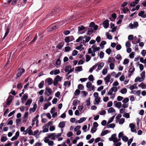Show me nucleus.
<instances>
[{"label": "nucleus", "mask_w": 146, "mask_h": 146, "mask_svg": "<svg viewBox=\"0 0 146 146\" xmlns=\"http://www.w3.org/2000/svg\"><path fill=\"white\" fill-rule=\"evenodd\" d=\"M129 99L128 98H125L122 101L123 103H127L129 102Z\"/></svg>", "instance_id": "774afa93"}, {"label": "nucleus", "mask_w": 146, "mask_h": 146, "mask_svg": "<svg viewBox=\"0 0 146 146\" xmlns=\"http://www.w3.org/2000/svg\"><path fill=\"white\" fill-rule=\"evenodd\" d=\"M53 82L52 79L50 78H47L45 80V83H47L49 85H50Z\"/></svg>", "instance_id": "a211bd4d"}, {"label": "nucleus", "mask_w": 146, "mask_h": 146, "mask_svg": "<svg viewBox=\"0 0 146 146\" xmlns=\"http://www.w3.org/2000/svg\"><path fill=\"white\" fill-rule=\"evenodd\" d=\"M116 134H114L112 135L111 136L113 140V141L114 143H116L118 141H119L120 140V139H119V140H118L117 138L116 137Z\"/></svg>", "instance_id": "f3484780"}, {"label": "nucleus", "mask_w": 146, "mask_h": 146, "mask_svg": "<svg viewBox=\"0 0 146 146\" xmlns=\"http://www.w3.org/2000/svg\"><path fill=\"white\" fill-rule=\"evenodd\" d=\"M138 16L142 18H145L146 17V13H145L144 11H142L139 13Z\"/></svg>", "instance_id": "dca6fc26"}, {"label": "nucleus", "mask_w": 146, "mask_h": 146, "mask_svg": "<svg viewBox=\"0 0 146 146\" xmlns=\"http://www.w3.org/2000/svg\"><path fill=\"white\" fill-rule=\"evenodd\" d=\"M79 101L77 100H74L73 102L72 105L73 106H76Z\"/></svg>", "instance_id": "6e6d98bb"}, {"label": "nucleus", "mask_w": 146, "mask_h": 146, "mask_svg": "<svg viewBox=\"0 0 146 146\" xmlns=\"http://www.w3.org/2000/svg\"><path fill=\"white\" fill-rule=\"evenodd\" d=\"M51 103L49 102H48V103H45L44 105V108H43V109L44 110H46L47 108H48V107L50 106L51 105Z\"/></svg>", "instance_id": "393cba45"}, {"label": "nucleus", "mask_w": 146, "mask_h": 146, "mask_svg": "<svg viewBox=\"0 0 146 146\" xmlns=\"http://www.w3.org/2000/svg\"><path fill=\"white\" fill-rule=\"evenodd\" d=\"M92 48L93 49V53H92V56L94 57L95 56V52L96 51H98L99 50L100 48L99 47H97L96 46L94 45L92 46Z\"/></svg>", "instance_id": "7ed1b4c3"}, {"label": "nucleus", "mask_w": 146, "mask_h": 146, "mask_svg": "<svg viewBox=\"0 0 146 146\" xmlns=\"http://www.w3.org/2000/svg\"><path fill=\"white\" fill-rule=\"evenodd\" d=\"M122 10L123 12V13H125L127 12L128 11H129V9H128L127 7H125L123 8L122 9Z\"/></svg>", "instance_id": "a19ab883"}, {"label": "nucleus", "mask_w": 146, "mask_h": 146, "mask_svg": "<svg viewBox=\"0 0 146 146\" xmlns=\"http://www.w3.org/2000/svg\"><path fill=\"white\" fill-rule=\"evenodd\" d=\"M137 84H134L133 85H131L129 87V88L131 90H132L133 89H137Z\"/></svg>", "instance_id": "c85d7f7f"}, {"label": "nucleus", "mask_w": 146, "mask_h": 146, "mask_svg": "<svg viewBox=\"0 0 146 146\" xmlns=\"http://www.w3.org/2000/svg\"><path fill=\"white\" fill-rule=\"evenodd\" d=\"M32 102V100L31 99H30L27 100L25 105L26 106H29L31 104Z\"/></svg>", "instance_id": "a18cd8bd"}, {"label": "nucleus", "mask_w": 146, "mask_h": 146, "mask_svg": "<svg viewBox=\"0 0 146 146\" xmlns=\"http://www.w3.org/2000/svg\"><path fill=\"white\" fill-rule=\"evenodd\" d=\"M44 98L43 96H40L39 98L38 103H41L44 101Z\"/></svg>", "instance_id": "c9c22d12"}, {"label": "nucleus", "mask_w": 146, "mask_h": 146, "mask_svg": "<svg viewBox=\"0 0 146 146\" xmlns=\"http://www.w3.org/2000/svg\"><path fill=\"white\" fill-rule=\"evenodd\" d=\"M7 140V138L6 137H1V141L2 142H5Z\"/></svg>", "instance_id": "69168bd1"}, {"label": "nucleus", "mask_w": 146, "mask_h": 146, "mask_svg": "<svg viewBox=\"0 0 146 146\" xmlns=\"http://www.w3.org/2000/svg\"><path fill=\"white\" fill-rule=\"evenodd\" d=\"M70 85V81H65L64 83V85L65 86L69 87Z\"/></svg>", "instance_id": "c03bdc74"}, {"label": "nucleus", "mask_w": 146, "mask_h": 146, "mask_svg": "<svg viewBox=\"0 0 146 146\" xmlns=\"http://www.w3.org/2000/svg\"><path fill=\"white\" fill-rule=\"evenodd\" d=\"M109 133V131L108 130H106L104 131H103L102 132L101 135V136H103L105 135L106 134L108 133Z\"/></svg>", "instance_id": "37998d69"}, {"label": "nucleus", "mask_w": 146, "mask_h": 146, "mask_svg": "<svg viewBox=\"0 0 146 146\" xmlns=\"http://www.w3.org/2000/svg\"><path fill=\"white\" fill-rule=\"evenodd\" d=\"M127 89L126 88H124L121 90L120 92L123 94H125L127 93Z\"/></svg>", "instance_id": "473e14b6"}, {"label": "nucleus", "mask_w": 146, "mask_h": 146, "mask_svg": "<svg viewBox=\"0 0 146 146\" xmlns=\"http://www.w3.org/2000/svg\"><path fill=\"white\" fill-rule=\"evenodd\" d=\"M46 127L45 125L43 127V132L44 133L47 132L48 131V128Z\"/></svg>", "instance_id": "ea45409f"}, {"label": "nucleus", "mask_w": 146, "mask_h": 146, "mask_svg": "<svg viewBox=\"0 0 146 146\" xmlns=\"http://www.w3.org/2000/svg\"><path fill=\"white\" fill-rule=\"evenodd\" d=\"M144 79L141 77L140 78L139 77H137L135 79V82H136L139 81V82H141Z\"/></svg>", "instance_id": "cd10ccee"}, {"label": "nucleus", "mask_w": 146, "mask_h": 146, "mask_svg": "<svg viewBox=\"0 0 146 146\" xmlns=\"http://www.w3.org/2000/svg\"><path fill=\"white\" fill-rule=\"evenodd\" d=\"M84 36L79 37L78 39L76 40V42H80L81 43H85Z\"/></svg>", "instance_id": "9b49d317"}, {"label": "nucleus", "mask_w": 146, "mask_h": 146, "mask_svg": "<svg viewBox=\"0 0 146 146\" xmlns=\"http://www.w3.org/2000/svg\"><path fill=\"white\" fill-rule=\"evenodd\" d=\"M115 117V116L114 115L110 118L108 121L107 123H110L112 122L113 121Z\"/></svg>", "instance_id": "c756f323"}, {"label": "nucleus", "mask_w": 146, "mask_h": 146, "mask_svg": "<svg viewBox=\"0 0 146 146\" xmlns=\"http://www.w3.org/2000/svg\"><path fill=\"white\" fill-rule=\"evenodd\" d=\"M138 3H137L136 2L134 1L131 2L130 4V5L131 6L133 7L135 6Z\"/></svg>", "instance_id": "e2e57ef3"}, {"label": "nucleus", "mask_w": 146, "mask_h": 146, "mask_svg": "<svg viewBox=\"0 0 146 146\" xmlns=\"http://www.w3.org/2000/svg\"><path fill=\"white\" fill-rule=\"evenodd\" d=\"M72 66L70 65H68L66 66L64 68V71L66 72H68V74H69L72 72L74 70V68H71Z\"/></svg>", "instance_id": "f03ea898"}, {"label": "nucleus", "mask_w": 146, "mask_h": 146, "mask_svg": "<svg viewBox=\"0 0 146 146\" xmlns=\"http://www.w3.org/2000/svg\"><path fill=\"white\" fill-rule=\"evenodd\" d=\"M62 135L61 133H58L56 134V133H48L47 134V136L44 138H47L48 139L50 138L52 140H54L57 138L60 137Z\"/></svg>", "instance_id": "f257e3e1"}, {"label": "nucleus", "mask_w": 146, "mask_h": 146, "mask_svg": "<svg viewBox=\"0 0 146 146\" xmlns=\"http://www.w3.org/2000/svg\"><path fill=\"white\" fill-rule=\"evenodd\" d=\"M103 25L104 27L105 28H107L109 26V21L108 20H106L104 21L103 24Z\"/></svg>", "instance_id": "2eb2a0df"}, {"label": "nucleus", "mask_w": 146, "mask_h": 146, "mask_svg": "<svg viewBox=\"0 0 146 146\" xmlns=\"http://www.w3.org/2000/svg\"><path fill=\"white\" fill-rule=\"evenodd\" d=\"M125 46L126 48L130 47L131 46L130 42L128 41L126 42L125 43Z\"/></svg>", "instance_id": "13d9d810"}, {"label": "nucleus", "mask_w": 146, "mask_h": 146, "mask_svg": "<svg viewBox=\"0 0 146 146\" xmlns=\"http://www.w3.org/2000/svg\"><path fill=\"white\" fill-rule=\"evenodd\" d=\"M111 75L110 74H108L107 76L104 78L105 84H108L109 82H110V80L111 79Z\"/></svg>", "instance_id": "423d86ee"}, {"label": "nucleus", "mask_w": 146, "mask_h": 146, "mask_svg": "<svg viewBox=\"0 0 146 146\" xmlns=\"http://www.w3.org/2000/svg\"><path fill=\"white\" fill-rule=\"evenodd\" d=\"M122 140L126 142L128 140V138L126 136H124L122 138Z\"/></svg>", "instance_id": "bf43d9fd"}, {"label": "nucleus", "mask_w": 146, "mask_h": 146, "mask_svg": "<svg viewBox=\"0 0 146 146\" xmlns=\"http://www.w3.org/2000/svg\"><path fill=\"white\" fill-rule=\"evenodd\" d=\"M129 126L131 128V131L133 132H135L136 131V129L135 127V125L133 123H130Z\"/></svg>", "instance_id": "f8f14e48"}, {"label": "nucleus", "mask_w": 146, "mask_h": 146, "mask_svg": "<svg viewBox=\"0 0 146 146\" xmlns=\"http://www.w3.org/2000/svg\"><path fill=\"white\" fill-rule=\"evenodd\" d=\"M117 88L116 87H113L110 89L108 93V95H111L113 94V92H116L117 91Z\"/></svg>", "instance_id": "39448f33"}, {"label": "nucleus", "mask_w": 146, "mask_h": 146, "mask_svg": "<svg viewBox=\"0 0 146 146\" xmlns=\"http://www.w3.org/2000/svg\"><path fill=\"white\" fill-rule=\"evenodd\" d=\"M109 66L110 68V69L113 70L114 69L115 66L113 63H110V64Z\"/></svg>", "instance_id": "864d4df0"}, {"label": "nucleus", "mask_w": 146, "mask_h": 146, "mask_svg": "<svg viewBox=\"0 0 146 146\" xmlns=\"http://www.w3.org/2000/svg\"><path fill=\"white\" fill-rule=\"evenodd\" d=\"M115 61V59L113 57H109L107 62L108 63H112L114 62Z\"/></svg>", "instance_id": "a878e982"}, {"label": "nucleus", "mask_w": 146, "mask_h": 146, "mask_svg": "<svg viewBox=\"0 0 146 146\" xmlns=\"http://www.w3.org/2000/svg\"><path fill=\"white\" fill-rule=\"evenodd\" d=\"M135 54V52H131L129 55V58H133Z\"/></svg>", "instance_id": "4d7b16f0"}, {"label": "nucleus", "mask_w": 146, "mask_h": 146, "mask_svg": "<svg viewBox=\"0 0 146 146\" xmlns=\"http://www.w3.org/2000/svg\"><path fill=\"white\" fill-rule=\"evenodd\" d=\"M19 135V131H17L15 133V135L12 137L11 139L12 141L16 140Z\"/></svg>", "instance_id": "ddd939ff"}, {"label": "nucleus", "mask_w": 146, "mask_h": 146, "mask_svg": "<svg viewBox=\"0 0 146 146\" xmlns=\"http://www.w3.org/2000/svg\"><path fill=\"white\" fill-rule=\"evenodd\" d=\"M115 111V109L112 108H109L108 110V112L109 113H111Z\"/></svg>", "instance_id": "2f4dec72"}, {"label": "nucleus", "mask_w": 146, "mask_h": 146, "mask_svg": "<svg viewBox=\"0 0 146 146\" xmlns=\"http://www.w3.org/2000/svg\"><path fill=\"white\" fill-rule=\"evenodd\" d=\"M86 86L87 88L89 89L90 90L94 91L95 89V87L94 85H92L91 83L90 82H88L86 84Z\"/></svg>", "instance_id": "20e7f679"}, {"label": "nucleus", "mask_w": 146, "mask_h": 146, "mask_svg": "<svg viewBox=\"0 0 146 146\" xmlns=\"http://www.w3.org/2000/svg\"><path fill=\"white\" fill-rule=\"evenodd\" d=\"M123 116L126 118H129L130 117V115L129 113H125L123 115Z\"/></svg>", "instance_id": "3c124183"}, {"label": "nucleus", "mask_w": 146, "mask_h": 146, "mask_svg": "<svg viewBox=\"0 0 146 146\" xmlns=\"http://www.w3.org/2000/svg\"><path fill=\"white\" fill-rule=\"evenodd\" d=\"M65 122L64 121H62L60 122L58 125V126L61 128H62L65 126Z\"/></svg>", "instance_id": "72a5a7b5"}, {"label": "nucleus", "mask_w": 146, "mask_h": 146, "mask_svg": "<svg viewBox=\"0 0 146 146\" xmlns=\"http://www.w3.org/2000/svg\"><path fill=\"white\" fill-rule=\"evenodd\" d=\"M125 119L123 118H121L120 119L119 122V124H122L124 122Z\"/></svg>", "instance_id": "680f3d73"}, {"label": "nucleus", "mask_w": 146, "mask_h": 146, "mask_svg": "<svg viewBox=\"0 0 146 146\" xmlns=\"http://www.w3.org/2000/svg\"><path fill=\"white\" fill-rule=\"evenodd\" d=\"M74 40L73 36H67L64 39L65 41L67 43L72 41Z\"/></svg>", "instance_id": "9d476101"}, {"label": "nucleus", "mask_w": 146, "mask_h": 146, "mask_svg": "<svg viewBox=\"0 0 146 146\" xmlns=\"http://www.w3.org/2000/svg\"><path fill=\"white\" fill-rule=\"evenodd\" d=\"M106 44V42L105 41H102L100 44V47L103 48L104 47V45Z\"/></svg>", "instance_id": "e433bc0d"}, {"label": "nucleus", "mask_w": 146, "mask_h": 146, "mask_svg": "<svg viewBox=\"0 0 146 146\" xmlns=\"http://www.w3.org/2000/svg\"><path fill=\"white\" fill-rule=\"evenodd\" d=\"M86 119V118L85 117H82L80 118V119L78 120V122L79 123H81L85 121Z\"/></svg>", "instance_id": "4c0bfd02"}, {"label": "nucleus", "mask_w": 146, "mask_h": 146, "mask_svg": "<svg viewBox=\"0 0 146 146\" xmlns=\"http://www.w3.org/2000/svg\"><path fill=\"white\" fill-rule=\"evenodd\" d=\"M100 98L99 97L95 98V102L94 104L95 105H98L100 102Z\"/></svg>", "instance_id": "4be33fe9"}, {"label": "nucleus", "mask_w": 146, "mask_h": 146, "mask_svg": "<svg viewBox=\"0 0 146 146\" xmlns=\"http://www.w3.org/2000/svg\"><path fill=\"white\" fill-rule=\"evenodd\" d=\"M107 126L108 128H114L115 126V124L114 123L111 124L107 123Z\"/></svg>", "instance_id": "bb28decb"}, {"label": "nucleus", "mask_w": 146, "mask_h": 146, "mask_svg": "<svg viewBox=\"0 0 146 146\" xmlns=\"http://www.w3.org/2000/svg\"><path fill=\"white\" fill-rule=\"evenodd\" d=\"M44 81H41L38 85V87L39 88H41L43 87L44 84Z\"/></svg>", "instance_id": "09e8293b"}, {"label": "nucleus", "mask_w": 146, "mask_h": 146, "mask_svg": "<svg viewBox=\"0 0 146 146\" xmlns=\"http://www.w3.org/2000/svg\"><path fill=\"white\" fill-rule=\"evenodd\" d=\"M60 73V71L59 70L56 69L55 70H53L51 71L50 72V75H53L54 74L56 75L59 74Z\"/></svg>", "instance_id": "6ab92c4d"}, {"label": "nucleus", "mask_w": 146, "mask_h": 146, "mask_svg": "<svg viewBox=\"0 0 146 146\" xmlns=\"http://www.w3.org/2000/svg\"><path fill=\"white\" fill-rule=\"evenodd\" d=\"M25 71V70L23 68L18 69V72L17 74V77L18 78L21 76Z\"/></svg>", "instance_id": "0eeeda50"}, {"label": "nucleus", "mask_w": 146, "mask_h": 146, "mask_svg": "<svg viewBox=\"0 0 146 146\" xmlns=\"http://www.w3.org/2000/svg\"><path fill=\"white\" fill-rule=\"evenodd\" d=\"M114 104L115 106L118 108H120L122 104L120 102H117L116 101L114 102Z\"/></svg>", "instance_id": "aec40b11"}, {"label": "nucleus", "mask_w": 146, "mask_h": 146, "mask_svg": "<svg viewBox=\"0 0 146 146\" xmlns=\"http://www.w3.org/2000/svg\"><path fill=\"white\" fill-rule=\"evenodd\" d=\"M39 116V115H37L32 120L33 122L36 121L38 120V119Z\"/></svg>", "instance_id": "338daca9"}, {"label": "nucleus", "mask_w": 146, "mask_h": 146, "mask_svg": "<svg viewBox=\"0 0 146 146\" xmlns=\"http://www.w3.org/2000/svg\"><path fill=\"white\" fill-rule=\"evenodd\" d=\"M129 62V60L128 59L125 58L124 60L123 64L124 65L128 63Z\"/></svg>", "instance_id": "0e129e2a"}, {"label": "nucleus", "mask_w": 146, "mask_h": 146, "mask_svg": "<svg viewBox=\"0 0 146 146\" xmlns=\"http://www.w3.org/2000/svg\"><path fill=\"white\" fill-rule=\"evenodd\" d=\"M37 108V105L36 104H34L33 105V107L32 108H31L29 109V111L31 113L32 112H34Z\"/></svg>", "instance_id": "412c9836"}, {"label": "nucleus", "mask_w": 146, "mask_h": 146, "mask_svg": "<svg viewBox=\"0 0 146 146\" xmlns=\"http://www.w3.org/2000/svg\"><path fill=\"white\" fill-rule=\"evenodd\" d=\"M76 49L78 50H79L80 51H82L84 49L83 47H82V45H80V46H77L76 47Z\"/></svg>", "instance_id": "5fc2aeb1"}, {"label": "nucleus", "mask_w": 146, "mask_h": 146, "mask_svg": "<svg viewBox=\"0 0 146 146\" xmlns=\"http://www.w3.org/2000/svg\"><path fill=\"white\" fill-rule=\"evenodd\" d=\"M18 0H7V2L8 4H10L11 2V5H15Z\"/></svg>", "instance_id": "b1692460"}, {"label": "nucleus", "mask_w": 146, "mask_h": 146, "mask_svg": "<svg viewBox=\"0 0 146 146\" xmlns=\"http://www.w3.org/2000/svg\"><path fill=\"white\" fill-rule=\"evenodd\" d=\"M138 86L139 87H141L142 89H145L146 88V85L144 84L143 82L141 83Z\"/></svg>", "instance_id": "f704fd0d"}, {"label": "nucleus", "mask_w": 146, "mask_h": 146, "mask_svg": "<svg viewBox=\"0 0 146 146\" xmlns=\"http://www.w3.org/2000/svg\"><path fill=\"white\" fill-rule=\"evenodd\" d=\"M13 99V97L11 96H9L7 100V105H9L11 103Z\"/></svg>", "instance_id": "5701e85b"}, {"label": "nucleus", "mask_w": 146, "mask_h": 146, "mask_svg": "<svg viewBox=\"0 0 146 146\" xmlns=\"http://www.w3.org/2000/svg\"><path fill=\"white\" fill-rule=\"evenodd\" d=\"M98 66V69L100 70L102 69V67L104 66V63L103 62H98L96 63Z\"/></svg>", "instance_id": "4468645a"}, {"label": "nucleus", "mask_w": 146, "mask_h": 146, "mask_svg": "<svg viewBox=\"0 0 146 146\" xmlns=\"http://www.w3.org/2000/svg\"><path fill=\"white\" fill-rule=\"evenodd\" d=\"M84 36L85 37H85V43L88 42L91 39V37L90 36L87 37L86 35H85Z\"/></svg>", "instance_id": "58836bf2"}, {"label": "nucleus", "mask_w": 146, "mask_h": 146, "mask_svg": "<svg viewBox=\"0 0 146 146\" xmlns=\"http://www.w3.org/2000/svg\"><path fill=\"white\" fill-rule=\"evenodd\" d=\"M55 80H56L57 81H58V82L59 81H61L62 79L61 78L60 76H59L57 75L56 76L55 79Z\"/></svg>", "instance_id": "603ef678"}, {"label": "nucleus", "mask_w": 146, "mask_h": 146, "mask_svg": "<svg viewBox=\"0 0 146 146\" xmlns=\"http://www.w3.org/2000/svg\"><path fill=\"white\" fill-rule=\"evenodd\" d=\"M135 70V68L133 67H131L129 70V72L131 73H133Z\"/></svg>", "instance_id": "052dcab7"}, {"label": "nucleus", "mask_w": 146, "mask_h": 146, "mask_svg": "<svg viewBox=\"0 0 146 146\" xmlns=\"http://www.w3.org/2000/svg\"><path fill=\"white\" fill-rule=\"evenodd\" d=\"M86 62H88L90 60L91 57L88 55H86Z\"/></svg>", "instance_id": "de8ad7c7"}, {"label": "nucleus", "mask_w": 146, "mask_h": 146, "mask_svg": "<svg viewBox=\"0 0 146 146\" xmlns=\"http://www.w3.org/2000/svg\"><path fill=\"white\" fill-rule=\"evenodd\" d=\"M82 70V66L77 67L75 68V70L77 72H80Z\"/></svg>", "instance_id": "7c9ffc66"}, {"label": "nucleus", "mask_w": 146, "mask_h": 146, "mask_svg": "<svg viewBox=\"0 0 146 146\" xmlns=\"http://www.w3.org/2000/svg\"><path fill=\"white\" fill-rule=\"evenodd\" d=\"M44 142L48 144V145L50 146H52L54 144V142L50 140L47 138H44Z\"/></svg>", "instance_id": "1a4fd4ad"}, {"label": "nucleus", "mask_w": 146, "mask_h": 146, "mask_svg": "<svg viewBox=\"0 0 146 146\" xmlns=\"http://www.w3.org/2000/svg\"><path fill=\"white\" fill-rule=\"evenodd\" d=\"M88 79L90 81H92L93 82L94 80L93 76L92 75H90L88 77Z\"/></svg>", "instance_id": "79ce46f5"}, {"label": "nucleus", "mask_w": 146, "mask_h": 146, "mask_svg": "<svg viewBox=\"0 0 146 146\" xmlns=\"http://www.w3.org/2000/svg\"><path fill=\"white\" fill-rule=\"evenodd\" d=\"M138 26V24L137 22H135L133 24L130 23L129 25V27L130 29H135Z\"/></svg>", "instance_id": "6e6552de"}, {"label": "nucleus", "mask_w": 146, "mask_h": 146, "mask_svg": "<svg viewBox=\"0 0 146 146\" xmlns=\"http://www.w3.org/2000/svg\"><path fill=\"white\" fill-rule=\"evenodd\" d=\"M9 29L8 28H7L6 30V32L5 33L4 36L3 37V39L5 38V37H6L7 36V35H8V34L9 33Z\"/></svg>", "instance_id": "8fccbe9b"}, {"label": "nucleus", "mask_w": 146, "mask_h": 146, "mask_svg": "<svg viewBox=\"0 0 146 146\" xmlns=\"http://www.w3.org/2000/svg\"><path fill=\"white\" fill-rule=\"evenodd\" d=\"M85 29V27L83 25H81L78 27V32H80V31H82Z\"/></svg>", "instance_id": "49530a36"}]
</instances>
